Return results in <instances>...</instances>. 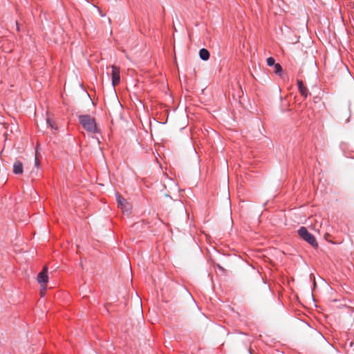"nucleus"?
<instances>
[{
    "label": "nucleus",
    "mask_w": 354,
    "mask_h": 354,
    "mask_svg": "<svg viewBox=\"0 0 354 354\" xmlns=\"http://www.w3.org/2000/svg\"><path fill=\"white\" fill-rule=\"evenodd\" d=\"M111 80L113 86H115L120 82V68L116 66H111Z\"/></svg>",
    "instance_id": "4"
},
{
    "label": "nucleus",
    "mask_w": 354,
    "mask_h": 354,
    "mask_svg": "<svg viewBox=\"0 0 354 354\" xmlns=\"http://www.w3.org/2000/svg\"><path fill=\"white\" fill-rule=\"evenodd\" d=\"M216 267H217L219 270H222V271H223V270H224V269H223V268L220 265H218V264H217V265H216Z\"/></svg>",
    "instance_id": "12"
},
{
    "label": "nucleus",
    "mask_w": 354,
    "mask_h": 354,
    "mask_svg": "<svg viewBox=\"0 0 354 354\" xmlns=\"http://www.w3.org/2000/svg\"><path fill=\"white\" fill-rule=\"evenodd\" d=\"M47 124L52 128V129H57V127H55L54 126V124L53 122L50 121V119H48L47 120Z\"/></svg>",
    "instance_id": "11"
},
{
    "label": "nucleus",
    "mask_w": 354,
    "mask_h": 354,
    "mask_svg": "<svg viewBox=\"0 0 354 354\" xmlns=\"http://www.w3.org/2000/svg\"><path fill=\"white\" fill-rule=\"evenodd\" d=\"M13 172L15 174H21L23 173V165L19 161H16L13 165Z\"/></svg>",
    "instance_id": "5"
},
{
    "label": "nucleus",
    "mask_w": 354,
    "mask_h": 354,
    "mask_svg": "<svg viewBox=\"0 0 354 354\" xmlns=\"http://www.w3.org/2000/svg\"><path fill=\"white\" fill-rule=\"evenodd\" d=\"M297 232L299 236L306 242L309 243L311 246H313V248L318 247V243L316 241L315 237L314 236V235H313L311 233L308 232L306 227H301L298 230Z\"/></svg>",
    "instance_id": "2"
},
{
    "label": "nucleus",
    "mask_w": 354,
    "mask_h": 354,
    "mask_svg": "<svg viewBox=\"0 0 354 354\" xmlns=\"http://www.w3.org/2000/svg\"><path fill=\"white\" fill-rule=\"evenodd\" d=\"M35 164H36V165L38 164V160L37 158H35Z\"/></svg>",
    "instance_id": "13"
},
{
    "label": "nucleus",
    "mask_w": 354,
    "mask_h": 354,
    "mask_svg": "<svg viewBox=\"0 0 354 354\" xmlns=\"http://www.w3.org/2000/svg\"><path fill=\"white\" fill-rule=\"evenodd\" d=\"M117 202L118 203V205L121 208H123L125 206V204L127 203L126 200L120 195H117Z\"/></svg>",
    "instance_id": "8"
},
{
    "label": "nucleus",
    "mask_w": 354,
    "mask_h": 354,
    "mask_svg": "<svg viewBox=\"0 0 354 354\" xmlns=\"http://www.w3.org/2000/svg\"><path fill=\"white\" fill-rule=\"evenodd\" d=\"M199 57L202 60L207 61L209 58V53L205 48H202L199 51Z\"/></svg>",
    "instance_id": "7"
},
{
    "label": "nucleus",
    "mask_w": 354,
    "mask_h": 354,
    "mask_svg": "<svg viewBox=\"0 0 354 354\" xmlns=\"http://www.w3.org/2000/svg\"><path fill=\"white\" fill-rule=\"evenodd\" d=\"M274 70L275 73L277 75H281L283 71L282 67L279 64H274Z\"/></svg>",
    "instance_id": "9"
},
{
    "label": "nucleus",
    "mask_w": 354,
    "mask_h": 354,
    "mask_svg": "<svg viewBox=\"0 0 354 354\" xmlns=\"http://www.w3.org/2000/svg\"><path fill=\"white\" fill-rule=\"evenodd\" d=\"M297 86L300 93L306 97L308 96V89L303 85L301 80H297Z\"/></svg>",
    "instance_id": "6"
},
{
    "label": "nucleus",
    "mask_w": 354,
    "mask_h": 354,
    "mask_svg": "<svg viewBox=\"0 0 354 354\" xmlns=\"http://www.w3.org/2000/svg\"><path fill=\"white\" fill-rule=\"evenodd\" d=\"M37 281L43 286V289L41 290V295L43 297L46 290L44 286L48 282V268L46 266L44 267L41 272L38 274Z\"/></svg>",
    "instance_id": "3"
},
{
    "label": "nucleus",
    "mask_w": 354,
    "mask_h": 354,
    "mask_svg": "<svg viewBox=\"0 0 354 354\" xmlns=\"http://www.w3.org/2000/svg\"><path fill=\"white\" fill-rule=\"evenodd\" d=\"M267 64L269 66H274V64H276L274 59L272 57H268L267 59Z\"/></svg>",
    "instance_id": "10"
},
{
    "label": "nucleus",
    "mask_w": 354,
    "mask_h": 354,
    "mask_svg": "<svg viewBox=\"0 0 354 354\" xmlns=\"http://www.w3.org/2000/svg\"><path fill=\"white\" fill-rule=\"evenodd\" d=\"M79 120L83 128L88 133H96L99 132L95 119L89 115H80Z\"/></svg>",
    "instance_id": "1"
}]
</instances>
